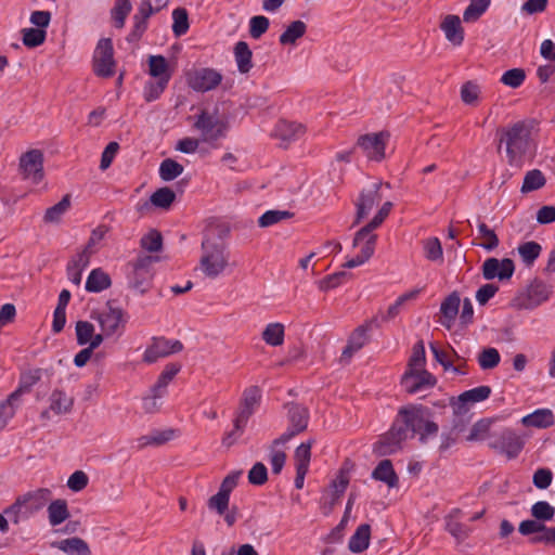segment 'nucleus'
<instances>
[{
    "label": "nucleus",
    "instance_id": "680f3d73",
    "mask_svg": "<svg viewBox=\"0 0 555 555\" xmlns=\"http://www.w3.org/2000/svg\"><path fill=\"white\" fill-rule=\"evenodd\" d=\"M89 483V476L83 470H75L67 479L66 486L73 492L82 491Z\"/></svg>",
    "mask_w": 555,
    "mask_h": 555
},
{
    "label": "nucleus",
    "instance_id": "f257e3e1",
    "mask_svg": "<svg viewBox=\"0 0 555 555\" xmlns=\"http://www.w3.org/2000/svg\"><path fill=\"white\" fill-rule=\"evenodd\" d=\"M392 205L389 184L372 182L361 191L356 203V221L366 222L363 228L374 230L387 218Z\"/></svg>",
    "mask_w": 555,
    "mask_h": 555
},
{
    "label": "nucleus",
    "instance_id": "7c9ffc66",
    "mask_svg": "<svg viewBox=\"0 0 555 555\" xmlns=\"http://www.w3.org/2000/svg\"><path fill=\"white\" fill-rule=\"evenodd\" d=\"M72 206L69 195H65L59 203L49 207L44 215L43 221L48 224H59Z\"/></svg>",
    "mask_w": 555,
    "mask_h": 555
},
{
    "label": "nucleus",
    "instance_id": "423d86ee",
    "mask_svg": "<svg viewBox=\"0 0 555 555\" xmlns=\"http://www.w3.org/2000/svg\"><path fill=\"white\" fill-rule=\"evenodd\" d=\"M507 160L512 166H520L524 158L531 154L533 142L530 129L524 124H516L504 135Z\"/></svg>",
    "mask_w": 555,
    "mask_h": 555
},
{
    "label": "nucleus",
    "instance_id": "6e6552de",
    "mask_svg": "<svg viewBox=\"0 0 555 555\" xmlns=\"http://www.w3.org/2000/svg\"><path fill=\"white\" fill-rule=\"evenodd\" d=\"M147 73L151 79L145 85L144 98L154 101L165 91L171 78V68L164 56L151 55L147 59Z\"/></svg>",
    "mask_w": 555,
    "mask_h": 555
},
{
    "label": "nucleus",
    "instance_id": "5701e85b",
    "mask_svg": "<svg viewBox=\"0 0 555 555\" xmlns=\"http://www.w3.org/2000/svg\"><path fill=\"white\" fill-rule=\"evenodd\" d=\"M369 326V324L361 325L351 334L347 346L341 352L340 362H349L352 356L366 344Z\"/></svg>",
    "mask_w": 555,
    "mask_h": 555
},
{
    "label": "nucleus",
    "instance_id": "7ed1b4c3",
    "mask_svg": "<svg viewBox=\"0 0 555 555\" xmlns=\"http://www.w3.org/2000/svg\"><path fill=\"white\" fill-rule=\"evenodd\" d=\"M426 357L424 346L413 348L408 370L401 378V385L410 393L428 390L436 385V378L425 370Z\"/></svg>",
    "mask_w": 555,
    "mask_h": 555
},
{
    "label": "nucleus",
    "instance_id": "5fc2aeb1",
    "mask_svg": "<svg viewBox=\"0 0 555 555\" xmlns=\"http://www.w3.org/2000/svg\"><path fill=\"white\" fill-rule=\"evenodd\" d=\"M500 360L499 351L492 347L483 349L478 357V363L483 370L495 367L500 363Z\"/></svg>",
    "mask_w": 555,
    "mask_h": 555
},
{
    "label": "nucleus",
    "instance_id": "aec40b11",
    "mask_svg": "<svg viewBox=\"0 0 555 555\" xmlns=\"http://www.w3.org/2000/svg\"><path fill=\"white\" fill-rule=\"evenodd\" d=\"M289 413V427L281 436L280 441L287 442L294 436L304 431L308 424L307 410L299 405H293L288 410Z\"/></svg>",
    "mask_w": 555,
    "mask_h": 555
},
{
    "label": "nucleus",
    "instance_id": "f3484780",
    "mask_svg": "<svg viewBox=\"0 0 555 555\" xmlns=\"http://www.w3.org/2000/svg\"><path fill=\"white\" fill-rule=\"evenodd\" d=\"M76 340L79 346H88L91 349H98L104 341V334L96 328L93 323L87 320H79L75 324Z\"/></svg>",
    "mask_w": 555,
    "mask_h": 555
},
{
    "label": "nucleus",
    "instance_id": "774afa93",
    "mask_svg": "<svg viewBox=\"0 0 555 555\" xmlns=\"http://www.w3.org/2000/svg\"><path fill=\"white\" fill-rule=\"evenodd\" d=\"M288 212L284 210H268L260 216L258 223L262 228L271 227L288 217Z\"/></svg>",
    "mask_w": 555,
    "mask_h": 555
},
{
    "label": "nucleus",
    "instance_id": "a878e982",
    "mask_svg": "<svg viewBox=\"0 0 555 555\" xmlns=\"http://www.w3.org/2000/svg\"><path fill=\"white\" fill-rule=\"evenodd\" d=\"M461 306V298L457 294L449 295L441 304L440 307V323L447 327L451 328L455 318L459 313Z\"/></svg>",
    "mask_w": 555,
    "mask_h": 555
},
{
    "label": "nucleus",
    "instance_id": "79ce46f5",
    "mask_svg": "<svg viewBox=\"0 0 555 555\" xmlns=\"http://www.w3.org/2000/svg\"><path fill=\"white\" fill-rule=\"evenodd\" d=\"M313 440L299 444L294 453V463L296 470H309L311 460V448Z\"/></svg>",
    "mask_w": 555,
    "mask_h": 555
},
{
    "label": "nucleus",
    "instance_id": "1a4fd4ad",
    "mask_svg": "<svg viewBox=\"0 0 555 555\" xmlns=\"http://www.w3.org/2000/svg\"><path fill=\"white\" fill-rule=\"evenodd\" d=\"M260 397V390L258 387L251 386L244 391L242 405L234 421V430L228 434L223 439V442L227 446L233 444L241 435L248 417L254 413L255 409L259 404Z\"/></svg>",
    "mask_w": 555,
    "mask_h": 555
},
{
    "label": "nucleus",
    "instance_id": "0e129e2a",
    "mask_svg": "<svg viewBox=\"0 0 555 555\" xmlns=\"http://www.w3.org/2000/svg\"><path fill=\"white\" fill-rule=\"evenodd\" d=\"M202 142V138L184 137L176 142L175 150L184 154H194L198 151Z\"/></svg>",
    "mask_w": 555,
    "mask_h": 555
},
{
    "label": "nucleus",
    "instance_id": "72a5a7b5",
    "mask_svg": "<svg viewBox=\"0 0 555 555\" xmlns=\"http://www.w3.org/2000/svg\"><path fill=\"white\" fill-rule=\"evenodd\" d=\"M476 240L477 245L488 251L494 250L500 243L495 232L483 222H480L477 225Z\"/></svg>",
    "mask_w": 555,
    "mask_h": 555
},
{
    "label": "nucleus",
    "instance_id": "0eeeda50",
    "mask_svg": "<svg viewBox=\"0 0 555 555\" xmlns=\"http://www.w3.org/2000/svg\"><path fill=\"white\" fill-rule=\"evenodd\" d=\"M230 268V251L223 243L205 241L199 260V270L210 279H216Z\"/></svg>",
    "mask_w": 555,
    "mask_h": 555
},
{
    "label": "nucleus",
    "instance_id": "cd10ccee",
    "mask_svg": "<svg viewBox=\"0 0 555 555\" xmlns=\"http://www.w3.org/2000/svg\"><path fill=\"white\" fill-rule=\"evenodd\" d=\"M53 546L67 555H91V551L87 542L77 537L57 541L53 543Z\"/></svg>",
    "mask_w": 555,
    "mask_h": 555
},
{
    "label": "nucleus",
    "instance_id": "e433bc0d",
    "mask_svg": "<svg viewBox=\"0 0 555 555\" xmlns=\"http://www.w3.org/2000/svg\"><path fill=\"white\" fill-rule=\"evenodd\" d=\"M166 392L152 387L151 390L142 398V409L147 414L157 413L162 405Z\"/></svg>",
    "mask_w": 555,
    "mask_h": 555
},
{
    "label": "nucleus",
    "instance_id": "3c124183",
    "mask_svg": "<svg viewBox=\"0 0 555 555\" xmlns=\"http://www.w3.org/2000/svg\"><path fill=\"white\" fill-rule=\"evenodd\" d=\"M481 88L479 85L468 81L461 88V99L467 105H476L480 99Z\"/></svg>",
    "mask_w": 555,
    "mask_h": 555
},
{
    "label": "nucleus",
    "instance_id": "e2e57ef3",
    "mask_svg": "<svg viewBox=\"0 0 555 555\" xmlns=\"http://www.w3.org/2000/svg\"><path fill=\"white\" fill-rule=\"evenodd\" d=\"M33 505V508L39 511L51 498V491L47 488H40L25 494Z\"/></svg>",
    "mask_w": 555,
    "mask_h": 555
},
{
    "label": "nucleus",
    "instance_id": "13d9d810",
    "mask_svg": "<svg viewBox=\"0 0 555 555\" xmlns=\"http://www.w3.org/2000/svg\"><path fill=\"white\" fill-rule=\"evenodd\" d=\"M492 421L488 418H483L475 423L469 429V434L467 436V440L470 441H479L483 440L491 428Z\"/></svg>",
    "mask_w": 555,
    "mask_h": 555
},
{
    "label": "nucleus",
    "instance_id": "ddd939ff",
    "mask_svg": "<svg viewBox=\"0 0 555 555\" xmlns=\"http://www.w3.org/2000/svg\"><path fill=\"white\" fill-rule=\"evenodd\" d=\"M491 395L489 386H478L476 388L462 392L456 398H452L450 404L456 415L468 412L476 403L487 400Z\"/></svg>",
    "mask_w": 555,
    "mask_h": 555
},
{
    "label": "nucleus",
    "instance_id": "c9c22d12",
    "mask_svg": "<svg viewBox=\"0 0 555 555\" xmlns=\"http://www.w3.org/2000/svg\"><path fill=\"white\" fill-rule=\"evenodd\" d=\"M304 132L305 127L301 124L281 121L275 127L274 135L284 141H292L300 138Z\"/></svg>",
    "mask_w": 555,
    "mask_h": 555
},
{
    "label": "nucleus",
    "instance_id": "473e14b6",
    "mask_svg": "<svg viewBox=\"0 0 555 555\" xmlns=\"http://www.w3.org/2000/svg\"><path fill=\"white\" fill-rule=\"evenodd\" d=\"M371 529L369 525H361L351 535L348 547L352 553H361L370 545Z\"/></svg>",
    "mask_w": 555,
    "mask_h": 555
},
{
    "label": "nucleus",
    "instance_id": "dca6fc26",
    "mask_svg": "<svg viewBox=\"0 0 555 555\" xmlns=\"http://www.w3.org/2000/svg\"><path fill=\"white\" fill-rule=\"evenodd\" d=\"M221 81V75L210 68H201L192 70L188 74L189 86L201 92H205L216 88Z\"/></svg>",
    "mask_w": 555,
    "mask_h": 555
},
{
    "label": "nucleus",
    "instance_id": "c03bdc74",
    "mask_svg": "<svg viewBox=\"0 0 555 555\" xmlns=\"http://www.w3.org/2000/svg\"><path fill=\"white\" fill-rule=\"evenodd\" d=\"M430 349L435 359L444 367L446 371L459 372V370L453 366V362L455 360H460V357L453 349L450 351L441 350L436 345H431Z\"/></svg>",
    "mask_w": 555,
    "mask_h": 555
},
{
    "label": "nucleus",
    "instance_id": "49530a36",
    "mask_svg": "<svg viewBox=\"0 0 555 555\" xmlns=\"http://www.w3.org/2000/svg\"><path fill=\"white\" fill-rule=\"evenodd\" d=\"M131 12V4L129 0H116L114 9L112 11L113 24L117 28H121L125 25V21Z\"/></svg>",
    "mask_w": 555,
    "mask_h": 555
},
{
    "label": "nucleus",
    "instance_id": "4c0bfd02",
    "mask_svg": "<svg viewBox=\"0 0 555 555\" xmlns=\"http://www.w3.org/2000/svg\"><path fill=\"white\" fill-rule=\"evenodd\" d=\"M21 38L26 48L34 49L44 43L47 31L35 27H25L21 30Z\"/></svg>",
    "mask_w": 555,
    "mask_h": 555
},
{
    "label": "nucleus",
    "instance_id": "f03ea898",
    "mask_svg": "<svg viewBox=\"0 0 555 555\" xmlns=\"http://www.w3.org/2000/svg\"><path fill=\"white\" fill-rule=\"evenodd\" d=\"M400 416L405 427H396L390 431L387 437L389 444L384 452H395L412 435H417L422 442H426L437 435L438 425L431 420L430 412L427 409L410 406L403 409Z\"/></svg>",
    "mask_w": 555,
    "mask_h": 555
},
{
    "label": "nucleus",
    "instance_id": "c756f323",
    "mask_svg": "<svg viewBox=\"0 0 555 555\" xmlns=\"http://www.w3.org/2000/svg\"><path fill=\"white\" fill-rule=\"evenodd\" d=\"M307 31V25L302 21H294L287 25L280 35L279 41L283 46H296L297 41L304 37Z\"/></svg>",
    "mask_w": 555,
    "mask_h": 555
},
{
    "label": "nucleus",
    "instance_id": "09e8293b",
    "mask_svg": "<svg viewBox=\"0 0 555 555\" xmlns=\"http://www.w3.org/2000/svg\"><path fill=\"white\" fill-rule=\"evenodd\" d=\"M189 29L188 12L178 8L172 11V31L177 37L184 35Z\"/></svg>",
    "mask_w": 555,
    "mask_h": 555
},
{
    "label": "nucleus",
    "instance_id": "c85d7f7f",
    "mask_svg": "<svg viewBox=\"0 0 555 555\" xmlns=\"http://www.w3.org/2000/svg\"><path fill=\"white\" fill-rule=\"evenodd\" d=\"M47 513L49 524L52 527L63 524L70 516L68 504L63 499H56L52 501L47 508Z\"/></svg>",
    "mask_w": 555,
    "mask_h": 555
},
{
    "label": "nucleus",
    "instance_id": "2f4dec72",
    "mask_svg": "<svg viewBox=\"0 0 555 555\" xmlns=\"http://www.w3.org/2000/svg\"><path fill=\"white\" fill-rule=\"evenodd\" d=\"M234 59L241 74H246L253 68V52L245 41H238L234 46Z\"/></svg>",
    "mask_w": 555,
    "mask_h": 555
},
{
    "label": "nucleus",
    "instance_id": "bf43d9fd",
    "mask_svg": "<svg viewBox=\"0 0 555 555\" xmlns=\"http://www.w3.org/2000/svg\"><path fill=\"white\" fill-rule=\"evenodd\" d=\"M221 162L224 166L233 170H244L247 166L243 153L238 151L225 152L221 158Z\"/></svg>",
    "mask_w": 555,
    "mask_h": 555
},
{
    "label": "nucleus",
    "instance_id": "8fccbe9b",
    "mask_svg": "<svg viewBox=\"0 0 555 555\" xmlns=\"http://www.w3.org/2000/svg\"><path fill=\"white\" fill-rule=\"evenodd\" d=\"M425 257L430 261H442L443 251L437 237H429L423 242Z\"/></svg>",
    "mask_w": 555,
    "mask_h": 555
},
{
    "label": "nucleus",
    "instance_id": "bb28decb",
    "mask_svg": "<svg viewBox=\"0 0 555 555\" xmlns=\"http://www.w3.org/2000/svg\"><path fill=\"white\" fill-rule=\"evenodd\" d=\"M4 513L8 517L14 522L18 524L22 520L27 519L31 516L36 511L33 508V505L27 500L26 495H21L14 504L9 506Z\"/></svg>",
    "mask_w": 555,
    "mask_h": 555
},
{
    "label": "nucleus",
    "instance_id": "a211bd4d",
    "mask_svg": "<svg viewBox=\"0 0 555 555\" xmlns=\"http://www.w3.org/2000/svg\"><path fill=\"white\" fill-rule=\"evenodd\" d=\"M515 271V266L509 258H489L483 262L482 273L485 279L500 281L509 280Z\"/></svg>",
    "mask_w": 555,
    "mask_h": 555
},
{
    "label": "nucleus",
    "instance_id": "603ef678",
    "mask_svg": "<svg viewBox=\"0 0 555 555\" xmlns=\"http://www.w3.org/2000/svg\"><path fill=\"white\" fill-rule=\"evenodd\" d=\"M181 366L179 364H168L162 374L159 375L156 384L153 386L164 392L167 393V387L171 383V380L175 378V376L180 372Z\"/></svg>",
    "mask_w": 555,
    "mask_h": 555
},
{
    "label": "nucleus",
    "instance_id": "864d4df0",
    "mask_svg": "<svg viewBox=\"0 0 555 555\" xmlns=\"http://www.w3.org/2000/svg\"><path fill=\"white\" fill-rule=\"evenodd\" d=\"M526 79V73L521 68H512L506 70L502 76L500 81L509 88H518L520 87Z\"/></svg>",
    "mask_w": 555,
    "mask_h": 555
},
{
    "label": "nucleus",
    "instance_id": "6ab92c4d",
    "mask_svg": "<svg viewBox=\"0 0 555 555\" xmlns=\"http://www.w3.org/2000/svg\"><path fill=\"white\" fill-rule=\"evenodd\" d=\"M440 28L446 39L454 47H460L464 42V28L460 16L454 14L446 15L440 24Z\"/></svg>",
    "mask_w": 555,
    "mask_h": 555
},
{
    "label": "nucleus",
    "instance_id": "a18cd8bd",
    "mask_svg": "<svg viewBox=\"0 0 555 555\" xmlns=\"http://www.w3.org/2000/svg\"><path fill=\"white\" fill-rule=\"evenodd\" d=\"M176 198V194L169 188H160L151 195V204L159 209H169Z\"/></svg>",
    "mask_w": 555,
    "mask_h": 555
},
{
    "label": "nucleus",
    "instance_id": "052dcab7",
    "mask_svg": "<svg viewBox=\"0 0 555 555\" xmlns=\"http://www.w3.org/2000/svg\"><path fill=\"white\" fill-rule=\"evenodd\" d=\"M153 341L162 357H167L182 350V344L176 339L156 338Z\"/></svg>",
    "mask_w": 555,
    "mask_h": 555
},
{
    "label": "nucleus",
    "instance_id": "a19ab883",
    "mask_svg": "<svg viewBox=\"0 0 555 555\" xmlns=\"http://www.w3.org/2000/svg\"><path fill=\"white\" fill-rule=\"evenodd\" d=\"M518 255L521 259V261L526 266H532L533 262L539 258L542 251V247L539 243L533 241H528L525 243H521L517 247Z\"/></svg>",
    "mask_w": 555,
    "mask_h": 555
},
{
    "label": "nucleus",
    "instance_id": "39448f33",
    "mask_svg": "<svg viewBox=\"0 0 555 555\" xmlns=\"http://www.w3.org/2000/svg\"><path fill=\"white\" fill-rule=\"evenodd\" d=\"M105 338L122 335L129 321V313L116 301H108L102 308L92 312Z\"/></svg>",
    "mask_w": 555,
    "mask_h": 555
},
{
    "label": "nucleus",
    "instance_id": "37998d69",
    "mask_svg": "<svg viewBox=\"0 0 555 555\" xmlns=\"http://www.w3.org/2000/svg\"><path fill=\"white\" fill-rule=\"evenodd\" d=\"M490 3L491 0H470L463 14L464 22H476L488 10Z\"/></svg>",
    "mask_w": 555,
    "mask_h": 555
},
{
    "label": "nucleus",
    "instance_id": "393cba45",
    "mask_svg": "<svg viewBox=\"0 0 555 555\" xmlns=\"http://www.w3.org/2000/svg\"><path fill=\"white\" fill-rule=\"evenodd\" d=\"M155 259L151 256L139 257L133 263V270L131 275V282L135 288L141 292L145 291V282L151 279L149 267Z\"/></svg>",
    "mask_w": 555,
    "mask_h": 555
},
{
    "label": "nucleus",
    "instance_id": "de8ad7c7",
    "mask_svg": "<svg viewBox=\"0 0 555 555\" xmlns=\"http://www.w3.org/2000/svg\"><path fill=\"white\" fill-rule=\"evenodd\" d=\"M183 172V166L171 158L162 162L159 166V177L164 181H171Z\"/></svg>",
    "mask_w": 555,
    "mask_h": 555
},
{
    "label": "nucleus",
    "instance_id": "9d476101",
    "mask_svg": "<svg viewBox=\"0 0 555 555\" xmlns=\"http://www.w3.org/2000/svg\"><path fill=\"white\" fill-rule=\"evenodd\" d=\"M376 235L370 228L359 230L353 238L354 255L345 263L346 268L364 264L374 254Z\"/></svg>",
    "mask_w": 555,
    "mask_h": 555
},
{
    "label": "nucleus",
    "instance_id": "f8f14e48",
    "mask_svg": "<svg viewBox=\"0 0 555 555\" xmlns=\"http://www.w3.org/2000/svg\"><path fill=\"white\" fill-rule=\"evenodd\" d=\"M23 178L31 184H39L43 179V155L39 150L24 153L20 159Z\"/></svg>",
    "mask_w": 555,
    "mask_h": 555
},
{
    "label": "nucleus",
    "instance_id": "69168bd1",
    "mask_svg": "<svg viewBox=\"0 0 555 555\" xmlns=\"http://www.w3.org/2000/svg\"><path fill=\"white\" fill-rule=\"evenodd\" d=\"M107 233V228L104 225H100L95 228L88 241L87 246L85 247L88 251L95 254L102 246L104 237Z\"/></svg>",
    "mask_w": 555,
    "mask_h": 555
},
{
    "label": "nucleus",
    "instance_id": "20e7f679",
    "mask_svg": "<svg viewBox=\"0 0 555 555\" xmlns=\"http://www.w3.org/2000/svg\"><path fill=\"white\" fill-rule=\"evenodd\" d=\"M193 127L197 130L205 143L215 145L224 139L230 128L228 114L219 107H209L201 112L195 118Z\"/></svg>",
    "mask_w": 555,
    "mask_h": 555
},
{
    "label": "nucleus",
    "instance_id": "412c9836",
    "mask_svg": "<svg viewBox=\"0 0 555 555\" xmlns=\"http://www.w3.org/2000/svg\"><path fill=\"white\" fill-rule=\"evenodd\" d=\"M552 294V289L542 284L535 283L527 291L526 299H517L515 306L518 308L530 309L546 301Z\"/></svg>",
    "mask_w": 555,
    "mask_h": 555
},
{
    "label": "nucleus",
    "instance_id": "9b49d317",
    "mask_svg": "<svg viewBox=\"0 0 555 555\" xmlns=\"http://www.w3.org/2000/svg\"><path fill=\"white\" fill-rule=\"evenodd\" d=\"M389 141V133H367L358 139L357 147L369 159L380 162L386 156V146Z\"/></svg>",
    "mask_w": 555,
    "mask_h": 555
},
{
    "label": "nucleus",
    "instance_id": "6e6d98bb",
    "mask_svg": "<svg viewBox=\"0 0 555 555\" xmlns=\"http://www.w3.org/2000/svg\"><path fill=\"white\" fill-rule=\"evenodd\" d=\"M531 515L537 520L548 521L555 515V508L546 501H539L531 506Z\"/></svg>",
    "mask_w": 555,
    "mask_h": 555
},
{
    "label": "nucleus",
    "instance_id": "ea45409f",
    "mask_svg": "<svg viewBox=\"0 0 555 555\" xmlns=\"http://www.w3.org/2000/svg\"><path fill=\"white\" fill-rule=\"evenodd\" d=\"M372 477L376 480L385 482L392 488L397 485L398 478L393 472L392 465L388 460L382 461L372 473Z\"/></svg>",
    "mask_w": 555,
    "mask_h": 555
},
{
    "label": "nucleus",
    "instance_id": "58836bf2",
    "mask_svg": "<svg viewBox=\"0 0 555 555\" xmlns=\"http://www.w3.org/2000/svg\"><path fill=\"white\" fill-rule=\"evenodd\" d=\"M111 284L108 275L101 269H93L86 282V289L91 293H99Z\"/></svg>",
    "mask_w": 555,
    "mask_h": 555
},
{
    "label": "nucleus",
    "instance_id": "b1692460",
    "mask_svg": "<svg viewBox=\"0 0 555 555\" xmlns=\"http://www.w3.org/2000/svg\"><path fill=\"white\" fill-rule=\"evenodd\" d=\"M555 422L553 412L550 409H538L525 415L520 423L528 428L543 429L551 427Z\"/></svg>",
    "mask_w": 555,
    "mask_h": 555
},
{
    "label": "nucleus",
    "instance_id": "338daca9",
    "mask_svg": "<svg viewBox=\"0 0 555 555\" xmlns=\"http://www.w3.org/2000/svg\"><path fill=\"white\" fill-rule=\"evenodd\" d=\"M269 27V20L266 16L257 15L249 21V34L253 38H260Z\"/></svg>",
    "mask_w": 555,
    "mask_h": 555
},
{
    "label": "nucleus",
    "instance_id": "4d7b16f0",
    "mask_svg": "<svg viewBox=\"0 0 555 555\" xmlns=\"http://www.w3.org/2000/svg\"><path fill=\"white\" fill-rule=\"evenodd\" d=\"M545 184V178L540 170L529 171L524 179L522 192H531L542 188Z\"/></svg>",
    "mask_w": 555,
    "mask_h": 555
},
{
    "label": "nucleus",
    "instance_id": "4be33fe9",
    "mask_svg": "<svg viewBox=\"0 0 555 555\" xmlns=\"http://www.w3.org/2000/svg\"><path fill=\"white\" fill-rule=\"evenodd\" d=\"M28 389L21 385L13 391L4 401L0 402V430L3 429L11 418L14 416L17 408L21 404V397Z\"/></svg>",
    "mask_w": 555,
    "mask_h": 555
},
{
    "label": "nucleus",
    "instance_id": "f704fd0d",
    "mask_svg": "<svg viewBox=\"0 0 555 555\" xmlns=\"http://www.w3.org/2000/svg\"><path fill=\"white\" fill-rule=\"evenodd\" d=\"M285 327L282 323L272 322L266 325L262 332L263 341L272 347L281 346L284 343Z\"/></svg>",
    "mask_w": 555,
    "mask_h": 555
},
{
    "label": "nucleus",
    "instance_id": "4468645a",
    "mask_svg": "<svg viewBox=\"0 0 555 555\" xmlns=\"http://www.w3.org/2000/svg\"><path fill=\"white\" fill-rule=\"evenodd\" d=\"M94 72L99 76L108 77L113 75L115 62L113 57V43L108 38L99 40L93 55Z\"/></svg>",
    "mask_w": 555,
    "mask_h": 555
},
{
    "label": "nucleus",
    "instance_id": "2eb2a0df",
    "mask_svg": "<svg viewBox=\"0 0 555 555\" xmlns=\"http://www.w3.org/2000/svg\"><path fill=\"white\" fill-rule=\"evenodd\" d=\"M74 400L70 396L61 390H53L48 398V408L41 412L40 417L50 421L55 416L69 413Z\"/></svg>",
    "mask_w": 555,
    "mask_h": 555
}]
</instances>
